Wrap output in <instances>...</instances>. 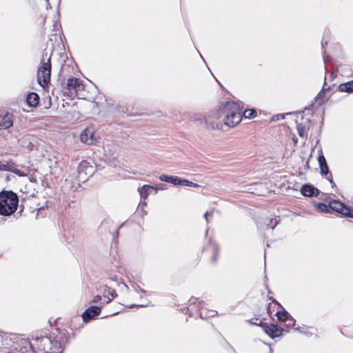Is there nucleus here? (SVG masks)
I'll use <instances>...</instances> for the list:
<instances>
[{
    "mask_svg": "<svg viewBox=\"0 0 353 353\" xmlns=\"http://www.w3.org/2000/svg\"><path fill=\"white\" fill-rule=\"evenodd\" d=\"M13 125L12 115L8 112L0 114V130L10 128Z\"/></svg>",
    "mask_w": 353,
    "mask_h": 353,
    "instance_id": "10",
    "label": "nucleus"
},
{
    "mask_svg": "<svg viewBox=\"0 0 353 353\" xmlns=\"http://www.w3.org/2000/svg\"><path fill=\"white\" fill-rule=\"evenodd\" d=\"M316 208L321 212H328L330 205H327L323 203H319L318 204H316Z\"/></svg>",
    "mask_w": 353,
    "mask_h": 353,
    "instance_id": "26",
    "label": "nucleus"
},
{
    "mask_svg": "<svg viewBox=\"0 0 353 353\" xmlns=\"http://www.w3.org/2000/svg\"><path fill=\"white\" fill-rule=\"evenodd\" d=\"M240 105L234 101H228L216 112L209 115L206 121V129L221 130L223 125L233 128L241 121Z\"/></svg>",
    "mask_w": 353,
    "mask_h": 353,
    "instance_id": "1",
    "label": "nucleus"
},
{
    "mask_svg": "<svg viewBox=\"0 0 353 353\" xmlns=\"http://www.w3.org/2000/svg\"><path fill=\"white\" fill-rule=\"evenodd\" d=\"M13 168V164L10 162L0 161V171H10Z\"/></svg>",
    "mask_w": 353,
    "mask_h": 353,
    "instance_id": "19",
    "label": "nucleus"
},
{
    "mask_svg": "<svg viewBox=\"0 0 353 353\" xmlns=\"http://www.w3.org/2000/svg\"><path fill=\"white\" fill-rule=\"evenodd\" d=\"M183 181L184 179H181L178 176H174L172 184L174 185H183Z\"/></svg>",
    "mask_w": 353,
    "mask_h": 353,
    "instance_id": "27",
    "label": "nucleus"
},
{
    "mask_svg": "<svg viewBox=\"0 0 353 353\" xmlns=\"http://www.w3.org/2000/svg\"><path fill=\"white\" fill-rule=\"evenodd\" d=\"M209 216H212V212H206L204 214V218L206 220V222L207 223H209V221H208V217Z\"/></svg>",
    "mask_w": 353,
    "mask_h": 353,
    "instance_id": "31",
    "label": "nucleus"
},
{
    "mask_svg": "<svg viewBox=\"0 0 353 353\" xmlns=\"http://www.w3.org/2000/svg\"><path fill=\"white\" fill-rule=\"evenodd\" d=\"M276 315L280 321H287L291 317L286 311L277 312Z\"/></svg>",
    "mask_w": 353,
    "mask_h": 353,
    "instance_id": "18",
    "label": "nucleus"
},
{
    "mask_svg": "<svg viewBox=\"0 0 353 353\" xmlns=\"http://www.w3.org/2000/svg\"><path fill=\"white\" fill-rule=\"evenodd\" d=\"M158 189L159 188L157 186L144 185L141 189L139 190V192L141 198L146 199L151 193L152 190H154L155 193H157Z\"/></svg>",
    "mask_w": 353,
    "mask_h": 353,
    "instance_id": "13",
    "label": "nucleus"
},
{
    "mask_svg": "<svg viewBox=\"0 0 353 353\" xmlns=\"http://www.w3.org/2000/svg\"><path fill=\"white\" fill-rule=\"evenodd\" d=\"M298 134L300 137H304L306 136L305 128L301 124H298L296 125Z\"/></svg>",
    "mask_w": 353,
    "mask_h": 353,
    "instance_id": "25",
    "label": "nucleus"
},
{
    "mask_svg": "<svg viewBox=\"0 0 353 353\" xmlns=\"http://www.w3.org/2000/svg\"><path fill=\"white\" fill-rule=\"evenodd\" d=\"M265 331L270 336L276 337L281 335L283 329L278 327L275 325H271L270 326H266Z\"/></svg>",
    "mask_w": 353,
    "mask_h": 353,
    "instance_id": "14",
    "label": "nucleus"
},
{
    "mask_svg": "<svg viewBox=\"0 0 353 353\" xmlns=\"http://www.w3.org/2000/svg\"><path fill=\"white\" fill-rule=\"evenodd\" d=\"M117 296L114 290L110 288H106L103 292V301L102 305L109 303Z\"/></svg>",
    "mask_w": 353,
    "mask_h": 353,
    "instance_id": "12",
    "label": "nucleus"
},
{
    "mask_svg": "<svg viewBox=\"0 0 353 353\" xmlns=\"http://www.w3.org/2000/svg\"><path fill=\"white\" fill-rule=\"evenodd\" d=\"M78 178L79 181H85L94 173V168L88 161H81L78 167Z\"/></svg>",
    "mask_w": 353,
    "mask_h": 353,
    "instance_id": "5",
    "label": "nucleus"
},
{
    "mask_svg": "<svg viewBox=\"0 0 353 353\" xmlns=\"http://www.w3.org/2000/svg\"><path fill=\"white\" fill-rule=\"evenodd\" d=\"M102 306L101 304V306H91L88 307L82 314L83 321L88 322L99 314Z\"/></svg>",
    "mask_w": 353,
    "mask_h": 353,
    "instance_id": "8",
    "label": "nucleus"
},
{
    "mask_svg": "<svg viewBox=\"0 0 353 353\" xmlns=\"http://www.w3.org/2000/svg\"><path fill=\"white\" fill-rule=\"evenodd\" d=\"M73 187H74L73 185L69 186V188H70L71 190H72Z\"/></svg>",
    "mask_w": 353,
    "mask_h": 353,
    "instance_id": "36",
    "label": "nucleus"
},
{
    "mask_svg": "<svg viewBox=\"0 0 353 353\" xmlns=\"http://www.w3.org/2000/svg\"><path fill=\"white\" fill-rule=\"evenodd\" d=\"M39 95L35 92H31L27 96V103L30 107H35L39 103Z\"/></svg>",
    "mask_w": 353,
    "mask_h": 353,
    "instance_id": "15",
    "label": "nucleus"
},
{
    "mask_svg": "<svg viewBox=\"0 0 353 353\" xmlns=\"http://www.w3.org/2000/svg\"><path fill=\"white\" fill-rule=\"evenodd\" d=\"M301 192L305 196H317L319 194V190L309 184H305L301 187Z\"/></svg>",
    "mask_w": 353,
    "mask_h": 353,
    "instance_id": "11",
    "label": "nucleus"
},
{
    "mask_svg": "<svg viewBox=\"0 0 353 353\" xmlns=\"http://www.w3.org/2000/svg\"><path fill=\"white\" fill-rule=\"evenodd\" d=\"M285 118L284 114H278L276 116H274L273 117L274 120H279V119H283Z\"/></svg>",
    "mask_w": 353,
    "mask_h": 353,
    "instance_id": "33",
    "label": "nucleus"
},
{
    "mask_svg": "<svg viewBox=\"0 0 353 353\" xmlns=\"http://www.w3.org/2000/svg\"><path fill=\"white\" fill-rule=\"evenodd\" d=\"M212 250L213 252L212 260V261L216 262L217 256H218V253H219L218 246L216 244L212 245Z\"/></svg>",
    "mask_w": 353,
    "mask_h": 353,
    "instance_id": "24",
    "label": "nucleus"
},
{
    "mask_svg": "<svg viewBox=\"0 0 353 353\" xmlns=\"http://www.w3.org/2000/svg\"><path fill=\"white\" fill-rule=\"evenodd\" d=\"M30 345L33 350L37 348L43 353H62L63 351V348L59 341H52L48 336L37 337L33 339Z\"/></svg>",
    "mask_w": 353,
    "mask_h": 353,
    "instance_id": "3",
    "label": "nucleus"
},
{
    "mask_svg": "<svg viewBox=\"0 0 353 353\" xmlns=\"http://www.w3.org/2000/svg\"><path fill=\"white\" fill-rule=\"evenodd\" d=\"M241 110V115L243 114L245 118L246 119H252L254 118L256 115V112L255 110H246L245 111H243V109L240 108Z\"/></svg>",
    "mask_w": 353,
    "mask_h": 353,
    "instance_id": "17",
    "label": "nucleus"
},
{
    "mask_svg": "<svg viewBox=\"0 0 353 353\" xmlns=\"http://www.w3.org/2000/svg\"><path fill=\"white\" fill-rule=\"evenodd\" d=\"M139 307H143V306H145V305H139Z\"/></svg>",
    "mask_w": 353,
    "mask_h": 353,
    "instance_id": "37",
    "label": "nucleus"
},
{
    "mask_svg": "<svg viewBox=\"0 0 353 353\" xmlns=\"http://www.w3.org/2000/svg\"><path fill=\"white\" fill-rule=\"evenodd\" d=\"M19 198L12 191L0 192V215L8 216L17 209Z\"/></svg>",
    "mask_w": 353,
    "mask_h": 353,
    "instance_id": "2",
    "label": "nucleus"
},
{
    "mask_svg": "<svg viewBox=\"0 0 353 353\" xmlns=\"http://www.w3.org/2000/svg\"><path fill=\"white\" fill-rule=\"evenodd\" d=\"M319 167H321L322 165H327L326 160L325 157L323 155H320L318 158Z\"/></svg>",
    "mask_w": 353,
    "mask_h": 353,
    "instance_id": "29",
    "label": "nucleus"
},
{
    "mask_svg": "<svg viewBox=\"0 0 353 353\" xmlns=\"http://www.w3.org/2000/svg\"><path fill=\"white\" fill-rule=\"evenodd\" d=\"M174 176H168L166 174H161L159 176V179L161 181L167 182L169 183H172Z\"/></svg>",
    "mask_w": 353,
    "mask_h": 353,
    "instance_id": "22",
    "label": "nucleus"
},
{
    "mask_svg": "<svg viewBox=\"0 0 353 353\" xmlns=\"http://www.w3.org/2000/svg\"><path fill=\"white\" fill-rule=\"evenodd\" d=\"M330 208L345 216L353 217V215L350 214V208L340 201H332L330 202Z\"/></svg>",
    "mask_w": 353,
    "mask_h": 353,
    "instance_id": "6",
    "label": "nucleus"
},
{
    "mask_svg": "<svg viewBox=\"0 0 353 353\" xmlns=\"http://www.w3.org/2000/svg\"><path fill=\"white\" fill-rule=\"evenodd\" d=\"M265 224L266 228H272L274 229L276 225L278 224V221L276 219H266L265 221Z\"/></svg>",
    "mask_w": 353,
    "mask_h": 353,
    "instance_id": "20",
    "label": "nucleus"
},
{
    "mask_svg": "<svg viewBox=\"0 0 353 353\" xmlns=\"http://www.w3.org/2000/svg\"><path fill=\"white\" fill-rule=\"evenodd\" d=\"M102 297L100 295H97L93 299L94 303H99L101 300Z\"/></svg>",
    "mask_w": 353,
    "mask_h": 353,
    "instance_id": "32",
    "label": "nucleus"
},
{
    "mask_svg": "<svg viewBox=\"0 0 353 353\" xmlns=\"http://www.w3.org/2000/svg\"><path fill=\"white\" fill-rule=\"evenodd\" d=\"M327 179H328V181L331 183L332 188L336 187V184L334 183V182L332 180V177H327Z\"/></svg>",
    "mask_w": 353,
    "mask_h": 353,
    "instance_id": "34",
    "label": "nucleus"
},
{
    "mask_svg": "<svg viewBox=\"0 0 353 353\" xmlns=\"http://www.w3.org/2000/svg\"><path fill=\"white\" fill-rule=\"evenodd\" d=\"M287 322H288V323H287L288 327H292L295 325V320L294 319H292V317H290L289 319V320L287 321Z\"/></svg>",
    "mask_w": 353,
    "mask_h": 353,
    "instance_id": "30",
    "label": "nucleus"
},
{
    "mask_svg": "<svg viewBox=\"0 0 353 353\" xmlns=\"http://www.w3.org/2000/svg\"><path fill=\"white\" fill-rule=\"evenodd\" d=\"M69 180L68 179H65V184L69 185Z\"/></svg>",
    "mask_w": 353,
    "mask_h": 353,
    "instance_id": "35",
    "label": "nucleus"
},
{
    "mask_svg": "<svg viewBox=\"0 0 353 353\" xmlns=\"http://www.w3.org/2000/svg\"><path fill=\"white\" fill-rule=\"evenodd\" d=\"M183 185L188 186V187H193V188H199L200 186L199 184L194 183L190 181L187 179H184Z\"/></svg>",
    "mask_w": 353,
    "mask_h": 353,
    "instance_id": "28",
    "label": "nucleus"
},
{
    "mask_svg": "<svg viewBox=\"0 0 353 353\" xmlns=\"http://www.w3.org/2000/svg\"><path fill=\"white\" fill-rule=\"evenodd\" d=\"M321 174L327 177H332V174L329 172L327 165H324L320 167Z\"/></svg>",
    "mask_w": 353,
    "mask_h": 353,
    "instance_id": "23",
    "label": "nucleus"
},
{
    "mask_svg": "<svg viewBox=\"0 0 353 353\" xmlns=\"http://www.w3.org/2000/svg\"><path fill=\"white\" fill-rule=\"evenodd\" d=\"M207 118L201 114H196L194 117V121L197 122L200 125L205 124L206 125Z\"/></svg>",
    "mask_w": 353,
    "mask_h": 353,
    "instance_id": "21",
    "label": "nucleus"
},
{
    "mask_svg": "<svg viewBox=\"0 0 353 353\" xmlns=\"http://www.w3.org/2000/svg\"><path fill=\"white\" fill-rule=\"evenodd\" d=\"M339 89L341 92H353V81L340 84Z\"/></svg>",
    "mask_w": 353,
    "mask_h": 353,
    "instance_id": "16",
    "label": "nucleus"
},
{
    "mask_svg": "<svg viewBox=\"0 0 353 353\" xmlns=\"http://www.w3.org/2000/svg\"><path fill=\"white\" fill-rule=\"evenodd\" d=\"M94 132L91 128H86L80 134V140L81 142L91 145L94 143Z\"/></svg>",
    "mask_w": 353,
    "mask_h": 353,
    "instance_id": "7",
    "label": "nucleus"
},
{
    "mask_svg": "<svg viewBox=\"0 0 353 353\" xmlns=\"http://www.w3.org/2000/svg\"><path fill=\"white\" fill-rule=\"evenodd\" d=\"M50 57H48L46 62L44 61V59H43L41 65L37 71V81L41 86L44 87L46 85H48L50 80Z\"/></svg>",
    "mask_w": 353,
    "mask_h": 353,
    "instance_id": "4",
    "label": "nucleus"
},
{
    "mask_svg": "<svg viewBox=\"0 0 353 353\" xmlns=\"http://www.w3.org/2000/svg\"><path fill=\"white\" fill-rule=\"evenodd\" d=\"M67 88L70 92H77L83 89V85L79 79L70 78L67 81Z\"/></svg>",
    "mask_w": 353,
    "mask_h": 353,
    "instance_id": "9",
    "label": "nucleus"
}]
</instances>
